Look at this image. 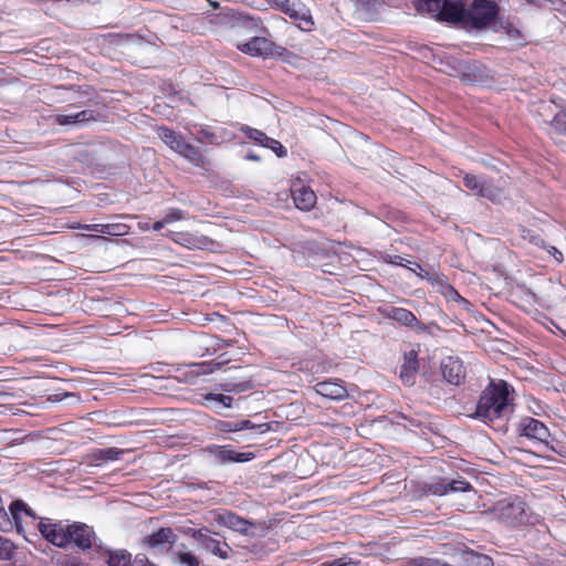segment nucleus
Returning <instances> with one entry per match:
<instances>
[{
	"label": "nucleus",
	"mask_w": 566,
	"mask_h": 566,
	"mask_svg": "<svg viewBox=\"0 0 566 566\" xmlns=\"http://www.w3.org/2000/svg\"><path fill=\"white\" fill-rule=\"evenodd\" d=\"M9 510L18 532L22 531L23 523L32 524L43 536V538H45L52 545L60 548L67 547V522L53 521L49 517L38 518L33 511L20 500L12 502Z\"/></svg>",
	"instance_id": "f257e3e1"
},
{
	"label": "nucleus",
	"mask_w": 566,
	"mask_h": 566,
	"mask_svg": "<svg viewBox=\"0 0 566 566\" xmlns=\"http://www.w3.org/2000/svg\"><path fill=\"white\" fill-rule=\"evenodd\" d=\"M512 412L509 386L505 381L490 384L482 392L475 416L485 422L509 417Z\"/></svg>",
	"instance_id": "f03ea898"
},
{
	"label": "nucleus",
	"mask_w": 566,
	"mask_h": 566,
	"mask_svg": "<svg viewBox=\"0 0 566 566\" xmlns=\"http://www.w3.org/2000/svg\"><path fill=\"white\" fill-rule=\"evenodd\" d=\"M417 10L439 13L447 21H460L465 17V0H419Z\"/></svg>",
	"instance_id": "7ed1b4c3"
},
{
	"label": "nucleus",
	"mask_w": 566,
	"mask_h": 566,
	"mask_svg": "<svg viewBox=\"0 0 566 566\" xmlns=\"http://www.w3.org/2000/svg\"><path fill=\"white\" fill-rule=\"evenodd\" d=\"M494 515L503 523L515 526L528 521L525 503L520 499H509L496 503Z\"/></svg>",
	"instance_id": "20e7f679"
},
{
	"label": "nucleus",
	"mask_w": 566,
	"mask_h": 566,
	"mask_svg": "<svg viewBox=\"0 0 566 566\" xmlns=\"http://www.w3.org/2000/svg\"><path fill=\"white\" fill-rule=\"evenodd\" d=\"M159 138L169 146L170 149L186 158L191 163H199L201 154L192 145L186 143L184 138L167 127H159L157 129Z\"/></svg>",
	"instance_id": "39448f33"
},
{
	"label": "nucleus",
	"mask_w": 566,
	"mask_h": 566,
	"mask_svg": "<svg viewBox=\"0 0 566 566\" xmlns=\"http://www.w3.org/2000/svg\"><path fill=\"white\" fill-rule=\"evenodd\" d=\"M499 13V7L493 0H474L465 15L476 28L491 25Z\"/></svg>",
	"instance_id": "423d86ee"
},
{
	"label": "nucleus",
	"mask_w": 566,
	"mask_h": 566,
	"mask_svg": "<svg viewBox=\"0 0 566 566\" xmlns=\"http://www.w3.org/2000/svg\"><path fill=\"white\" fill-rule=\"evenodd\" d=\"M464 186L470 189L474 195L488 198L492 201H500L502 191L500 188L491 185L486 179L475 175L465 174L463 177Z\"/></svg>",
	"instance_id": "0eeeda50"
},
{
	"label": "nucleus",
	"mask_w": 566,
	"mask_h": 566,
	"mask_svg": "<svg viewBox=\"0 0 566 566\" xmlns=\"http://www.w3.org/2000/svg\"><path fill=\"white\" fill-rule=\"evenodd\" d=\"M94 531L92 527L84 523H69L67 527V546L74 545L75 547L86 551L92 547Z\"/></svg>",
	"instance_id": "6e6552de"
},
{
	"label": "nucleus",
	"mask_w": 566,
	"mask_h": 566,
	"mask_svg": "<svg viewBox=\"0 0 566 566\" xmlns=\"http://www.w3.org/2000/svg\"><path fill=\"white\" fill-rule=\"evenodd\" d=\"M208 450L211 457H213V459L220 464L230 462H248L253 459V454L251 452H237L231 446H213Z\"/></svg>",
	"instance_id": "1a4fd4ad"
},
{
	"label": "nucleus",
	"mask_w": 566,
	"mask_h": 566,
	"mask_svg": "<svg viewBox=\"0 0 566 566\" xmlns=\"http://www.w3.org/2000/svg\"><path fill=\"white\" fill-rule=\"evenodd\" d=\"M210 515L219 525L239 533H247L251 525L244 518L227 510H214L210 512Z\"/></svg>",
	"instance_id": "9d476101"
},
{
	"label": "nucleus",
	"mask_w": 566,
	"mask_h": 566,
	"mask_svg": "<svg viewBox=\"0 0 566 566\" xmlns=\"http://www.w3.org/2000/svg\"><path fill=\"white\" fill-rule=\"evenodd\" d=\"M222 363L210 360L188 364L185 365L182 368H179L178 370L181 373L186 381L192 384L198 377L212 374L216 370L220 369Z\"/></svg>",
	"instance_id": "9b49d317"
},
{
	"label": "nucleus",
	"mask_w": 566,
	"mask_h": 566,
	"mask_svg": "<svg viewBox=\"0 0 566 566\" xmlns=\"http://www.w3.org/2000/svg\"><path fill=\"white\" fill-rule=\"evenodd\" d=\"M443 378L451 385H460L465 377L462 361L455 357H447L441 363Z\"/></svg>",
	"instance_id": "f8f14e48"
},
{
	"label": "nucleus",
	"mask_w": 566,
	"mask_h": 566,
	"mask_svg": "<svg viewBox=\"0 0 566 566\" xmlns=\"http://www.w3.org/2000/svg\"><path fill=\"white\" fill-rule=\"evenodd\" d=\"M470 489V483L463 479L450 481L440 480L428 484L429 492L439 496L449 494L451 492H467Z\"/></svg>",
	"instance_id": "ddd939ff"
},
{
	"label": "nucleus",
	"mask_w": 566,
	"mask_h": 566,
	"mask_svg": "<svg viewBox=\"0 0 566 566\" xmlns=\"http://www.w3.org/2000/svg\"><path fill=\"white\" fill-rule=\"evenodd\" d=\"M238 49L251 56H268L273 52V43L265 38L255 36L245 43L239 44Z\"/></svg>",
	"instance_id": "4468645a"
},
{
	"label": "nucleus",
	"mask_w": 566,
	"mask_h": 566,
	"mask_svg": "<svg viewBox=\"0 0 566 566\" xmlns=\"http://www.w3.org/2000/svg\"><path fill=\"white\" fill-rule=\"evenodd\" d=\"M521 428L523 436L541 442H546L549 437V431L546 426L539 420L531 417L522 420Z\"/></svg>",
	"instance_id": "2eb2a0df"
},
{
	"label": "nucleus",
	"mask_w": 566,
	"mask_h": 566,
	"mask_svg": "<svg viewBox=\"0 0 566 566\" xmlns=\"http://www.w3.org/2000/svg\"><path fill=\"white\" fill-rule=\"evenodd\" d=\"M94 120H96V114L92 109H84L73 114H59L55 117V123L61 126H82Z\"/></svg>",
	"instance_id": "dca6fc26"
},
{
	"label": "nucleus",
	"mask_w": 566,
	"mask_h": 566,
	"mask_svg": "<svg viewBox=\"0 0 566 566\" xmlns=\"http://www.w3.org/2000/svg\"><path fill=\"white\" fill-rule=\"evenodd\" d=\"M314 389L316 394L332 400H342L347 397V389L339 381H319Z\"/></svg>",
	"instance_id": "f3484780"
},
{
	"label": "nucleus",
	"mask_w": 566,
	"mask_h": 566,
	"mask_svg": "<svg viewBox=\"0 0 566 566\" xmlns=\"http://www.w3.org/2000/svg\"><path fill=\"white\" fill-rule=\"evenodd\" d=\"M293 201L300 210L308 211L316 203V195L305 186H294L292 188Z\"/></svg>",
	"instance_id": "a211bd4d"
},
{
	"label": "nucleus",
	"mask_w": 566,
	"mask_h": 566,
	"mask_svg": "<svg viewBox=\"0 0 566 566\" xmlns=\"http://www.w3.org/2000/svg\"><path fill=\"white\" fill-rule=\"evenodd\" d=\"M168 237L176 243L188 249H205L208 245V238L189 232H170Z\"/></svg>",
	"instance_id": "6ab92c4d"
},
{
	"label": "nucleus",
	"mask_w": 566,
	"mask_h": 566,
	"mask_svg": "<svg viewBox=\"0 0 566 566\" xmlns=\"http://www.w3.org/2000/svg\"><path fill=\"white\" fill-rule=\"evenodd\" d=\"M417 352L416 350H409L403 356V364L400 367V379L406 385H413L415 378L418 373V359H417Z\"/></svg>",
	"instance_id": "aec40b11"
},
{
	"label": "nucleus",
	"mask_w": 566,
	"mask_h": 566,
	"mask_svg": "<svg viewBox=\"0 0 566 566\" xmlns=\"http://www.w3.org/2000/svg\"><path fill=\"white\" fill-rule=\"evenodd\" d=\"M280 9L282 12L287 14L290 18L295 20H302L306 24H313L311 18L306 14V12L301 8L300 3L294 0H283L280 2Z\"/></svg>",
	"instance_id": "412c9836"
},
{
	"label": "nucleus",
	"mask_w": 566,
	"mask_h": 566,
	"mask_svg": "<svg viewBox=\"0 0 566 566\" xmlns=\"http://www.w3.org/2000/svg\"><path fill=\"white\" fill-rule=\"evenodd\" d=\"M175 539V534L171 528H160L153 533L147 538V544L151 548L161 547L165 544H171Z\"/></svg>",
	"instance_id": "4be33fe9"
},
{
	"label": "nucleus",
	"mask_w": 566,
	"mask_h": 566,
	"mask_svg": "<svg viewBox=\"0 0 566 566\" xmlns=\"http://www.w3.org/2000/svg\"><path fill=\"white\" fill-rule=\"evenodd\" d=\"M388 317L405 325V326H416L419 324L417 317L412 312L402 307H394L388 312Z\"/></svg>",
	"instance_id": "5701e85b"
},
{
	"label": "nucleus",
	"mask_w": 566,
	"mask_h": 566,
	"mask_svg": "<svg viewBox=\"0 0 566 566\" xmlns=\"http://www.w3.org/2000/svg\"><path fill=\"white\" fill-rule=\"evenodd\" d=\"M108 566H132V554L125 549H107Z\"/></svg>",
	"instance_id": "b1692460"
},
{
	"label": "nucleus",
	"mask_w": 566,
	"mask_h": 566,
	"mask_svg": "<svg viewBox=\"0 0 566 566\" xmlns=\"http://www.w3.org/2000/svg\"><path fill=\"white\" fill-rule=\"evenodd\" d=\"M549 134L553 138L559 135H566V111L557 113L549 122Z\"/></svg>",
	"instance_id": "393cba45"
},
{
	"label": "nucleus",
	"mask_w": 566,
	"mask_h": 566,
	"mask_svg": "<svg viewBox=\"0 0 566 566\" xmlns=\"http://www.w3.org/2000/svg\"><path fill=\"white\" fill-rule=\"evenodd\" d=\"M502 28L505 31L507 38L513 42V45L522 46L526 43L522 31L517 29L513 23L505 22L503 23Z\"/></svg>",
	"instance_id": "a878e982"
},
{
	"label": "nucleus",
	"mask_w": 566,
	"mask_h": 566,
	"mask_svg": "<svg viewBox=\"0 0 566 566\" xmlns=\"http://www.w3.org/2000/svg\"><path fill=\"white\" fill-rule=\"evenodd\" d=\"M206 541H207V544L203 545V547L206 549H208L213 555L219 556L223 559L228 558V551H229L228 544L222 543L213 537H211L210 539H206Z\"/></svg>",
	"instance_id": "bb28decb"
},
{
	"label": "nucleus",
	"mask_w": 566,
	"mask_h": 566,
	"mask_svg": "<svg viewBox=\"0 0 566 566\" xmlns=\"http://www.w3.org/2000/svg\"><path fill=\"white\" fill-rule=\"evenodd\" d=\"M129 232V227L124 223H106L103 224V234L122 237Z\"/></svg>",
	"instance_id": "cd10ccee"
},
{
	"label": "nucleus",
	"mask_w": 566,
	"mask_h": 566,
	"mask_svg": "<svg viewBox=\"0 0 566 566\" xmlns=\"http://www.w3.org/2000/svg\"><path fill=\"white\" fill-rule=\"evenodd\" d=\"M241 130L251 139H253L254 142L259 143L260 145H262L264 147V145L266 144L269 137L261 130L259 129H255V128H251L249 126H243L241 128Z\"/></svg>",
	"instance_id": "c85d7f7f"
},
{
	"label": "nucleus",
	"mask_w": 566,
	"mask_h": 566,
	"mask_svg": "<svg viewBox=\"0 0 566 566\" xmlns=\"http://www.w3.org/2000/svg\"><path fill=\"white\" fill-rule=\"evenodd\" d=\"M15 551L14 544L2 536H0V558L1 559H10Z\"/></svg>",
	"instance_id": "c756f323"
},
{
	"label": "nucleus",
	"mask_w": 566,
	"mask_h": 566,
	"mask_svg": "<svg viewBox=\"0 0 566 566\" xmlns=\"http://www.w3.org/2000/svg\"><path fill=\"white\" fill-rule=\"evenodd\" d=\"M177 560L184 566H199V558L191 552H178L176 553Z\"/></svg>",
	"instance_id": "7c9ffc66"
},
{
	"label": "nucleus",
	"mask_w": 566,
	"mask_h": 566,
	"mask_svg": "<svg viewBox=\"0 0 566 566\" xmlns=\"http://www.w3.org/2000/svg\"><path fill=\"white\" fill-rule=\"evenodd\" d=\"M163 219H164V223H166V226H167L175 221L186 219V212L178 208H171L166 212V214L163 217Z\"/></svg>",
	"instance_id": "2f4dec72"
},
{
	"label": "nucleus",
	"mask_w": 566,
	"mask_h": 566,
	"mask_svg": "<svg viewBox=\"0 0 566 566\" xmlns=\"http://www.w3.org/2000/svg\"><path fill=\"white\" fill-rule=\"evenodd\" d=\"M207 401H213L222 405L226 408H230L232 406V397L226 396L222 394H208L206 396Z\"/></svg>",
	"instance_id": "473e14b6"
},
{
	"label": "nucleus",
	"mask_w": 566,
	"mask_h": 566,
	"mask_svg": "<svg viewBox=\"0 0 566 566\" xmlns=\"http://www.w3.org/2000/svg\"><path fill=\"white\" fill-rule=\"evenodd\" d=\"M359 562L348 557L342 556L332 562L322 563L319 566H358Z\"/></svg>",
	"instance_id": "72a5a7b5"
},
{
	"label": "nucleus",
	"mask_w": 566,
	"mask_h": 566,
	"mask_svg": "<svg viewBox=\"0 0 566 566\" xmlns=\"http://www.w3.org/2000/svg\"><path fill=\"white\" fill-rule=\"evenodd\" d=\"M239 429H240V431L256 429V430H259V432L263 433L269 430V426L266 423L255 424V423L251 422L250 420H240Z\"/></svg>",
	"instance_id": "f704fd0d"
},
{
	"label": "nucleus",
	"mask_w": 566,
	"mask_h": 566,
	"mask_svg": "<svg viewBox=\"0 0 566 566\" xmlns=\"http://www.w3.org/2000/svg\"><path fill=\"white\" fill-rule=\"evenodd\" d=\"M264 147L272 149L279 157L286 156V149L276 139H273V138L269 137V139H268L266 144L264 145Z\"/></svg>",
	"instance_id": "c9c22d12"
},
{
	"label": "nucleus",
	"mask_w": 566,
	"mask_h": 566,
	"mask_svg": "<svg viewBox=\"0 0 566 566\" xmlns=\"http://www.w3.org/2000/svg\"><path fill=\"white\" fill-rule=\"evenodd\" d=\"M12 520L13 517L9 516L4 507L0 504V530L1 531H9L12 527Z\"/></svg>",
	"instance_id": "e433bc0d"
},
{
	"label": "nucleus",
	"mask_w": 566,
	"mask_h": 566,
	"mask_svg": "<svg viewBox=\"0 0 566 566\" xmlns=\"http://www.w3.org/2000/svg\"><path fill=\"white\" fill-rule=\"evenodd\" d=\"M123 453H124L123 450H119V449H116V448H108V449H105V450L101 451L102 458L105 459V460H111V461L119 460L120 455Z\"/></svg>",
	"instance_id": "4c0bfd02"
},
{
	"label": "nucleus",
	"mask_w": 566,
	"mask_h": 566,
	"mask_svg": "<svg viewBox=\"0 0 566 566\" xmlns=\"http://www.w3.org/2000/svg\"><path fill=\"white\" fill-rule=\"evenodd\" d=\"M417 566H454L449 565L438 558L422 557L416 560Z\"/></svg>",
	"instance_id": "58836bf2"
},
{
	"label": "nucleus",
	"mask_w": 566,
	"mask_h": 566,
	"mask_svg": "<svg viewBox=\"0 0 566 566\" xmlns=\"http://www.w3.org/2000/svg\"><path fill=\"white\" fill-rule=\"evenodd\" d=\"M193 538H196L202 546L207 544L206 539H210L211 536L209 535L208 528H200L193 532L192 534Z\"/></svg>",
	"instance_id": "ea45409f"
},
{
	"label": "nucleus",
	"mask_w": 566,
	"mask_h": 566,
	"mask_svg": "<svg viewBox=\"0 0 566 566\" xmlns=\"http://www.w3.org/2000/svg\"><path fill=\"white\" fill-rule=\"evenodd\" d=\"M71 228L73 229H85V230H88V231H93V232H98V233H102L103 234V224H98V223H92V224H76V226H72Z\"/></svg>",
	"instance_id": "a19ab883"
},
{
	"label": "nucleus",
	"mask_w": 566,
	"mask_h": 566,
	"mask_svg": "<svg viewBox=\"0 0 566 566\" xmlns=\"http://www.w3.org/2000/svg\"><path fill=\"white\" fill-rule=\"evenodd\" d=\"M444 295L449 298V300H453V301H464L463 297H461V295L458 293V291H455L451 285H447L444 287Z\"/></svg>",
	"instance_id": "79ce46f5"
},
{
	"label": "nucleus",
	"mask_w": 566,
	"mask_h": 566,
	"mask_svg": "<svg viewBox=\"0 0 566 566\" xmlns=\"http://www.w3.org/2000/svg\"><path fill=\"white\" fill-rule=\"evenodd\" d=\"M220 429L224 432H238L240 431L239 429V421H234V422H231V421H227V422H222L221 426H220Z\"/></svg>",
	"instance_id": "37998d69"
},
{
	"label": "nucleus",
	"mask_w": 566,
	"mask_h": 566,
	"mask_svg": "<svg viewBox=\"0 0 566 566\" xmlns=\"http://www.w3.org/2000/svg\"><path fill=\"white\" fill-rule=\"evenodd\" d=\"M547 252L549 255H552L558 263H562L564 258H563V253L555 247H549L547 249Z\"/></svg>",
	"instance_id": "c03bdc74"
},
{
	"label": "nucleus",
	"mask_w": 566,
	"mask_h": 566,
	"mask_svg": "<svg viewBox=\"0 0 566 566\" xmlns=\"http://www.w3.org/2000/svg\"><path fill=\"white\" fill-rule=\"evenodd\" d=\"M132 566H155V565L146 562L144 558L136 557L133 560Z\"/></svg>",
	"instance_id": "a18cd8bd"
},
{
	"label": "nucleus",
	"mask_w": 566,
	"mask_h": 566,
	"mask_svg": "<svg viewBox=\"0 0 566 566\" xmlns=\"http://www.w3.org/2000/svg\"><path fill=\"white\" fill-rule=\"evenodd\" d=\"M165 226H166V223H164V219H160V220L156 221V222L153 224V230H154V231H159V230H161Z\"/></svg>",
	"instance_id": "49530a36"
},
{
	"label": "nucleus",
	"mask_w": 566,
	"mask_h": 566,
	"mask_svg": "<svg viewBox=\"0 0 566 566\" xmlns=\"http://www.w3.org/2000/svg\"><path fill=\"white\" fill-rule=\"evenodd\" d=\"M138 228L142 230V231H147L149 230V223L148 222H139L138 223Z\"/></svg>",
	"instance_id": "de8ad7c7"
},
{
	"label": "nucleus",
	"mask_w": 566,
	"mask_h": 566,
	"mask_svg": "<svg viewBox=\"0 0 566 566\" xmlns=\"http://www.w3.org/2000/svg\"><path fill=\"white\" fill-rule=\"evenodd\" d=\"M232 389L239 392V391L244 390V387L242 385H233Z\"/></svg>",
	"instance_id": "09e8293b"
},
{
	"label": "nucleus",
	"mask_w": 566,
	"mask_h": 566,
	"mask_svg": "<svg viewBox=\"0 0 566 566\" xmlns=\"http://www.w3.org/2000/svg\"><path fill=\"white\" fill-rule=\"evenodd\" d=\"M549 107H551V105L546 104V103H542L541 106H539L541 109H546V108H549Z\"/></svg>",
	"instance_id": "8fccbe9b"
},
{
	"label": "nucleus",
	"mask_w": 566,
	"mask_h": 566,
	"mask_svg": "<svg viewBox=\"0 0 566 566\" xmlns=\"http://www.w3.org/2000/svg\"><path fill=\"white\" fill-rule=\"evenodd\" d=\"M210 4H211L214 9H217V8L219 7V3H218V2H210Z\"/></svg>",
	"instance_id": "3c124183"
},
{
	"label": "nucleus",
	"mask_w": 566,
	"mask_h": 566,
	"mask_svg": "<svg viewBox=\"0 0 566 566\" xmlns=\"http://www.w3.org/2000/svg\"><path fill=\"white\" fill-rule=\"evenodd\" d=\"M248 158L252 159V160H256L258 159V157H255V156H249Z\"/></svg>",
	"instance_id": "603ef678"
},
{
	"label": "nucleus",
	"mask_w": 566,
	"mask_h": 566,
	"mask_svg": "<svg viewBox=\"0 0 566 566\" xmlns=\"http://www.w3.org/2000/svg\"><path fill=\"white\" fill-rule=\"evenodd\" d=\"M70 566H80L78 564H71Z\"/></svg>",
	"instance_id": "864d4df0"
}]
</instances>
